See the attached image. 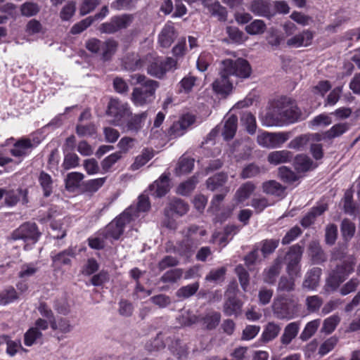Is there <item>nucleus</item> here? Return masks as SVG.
<instances>
[{
	"label": "nucleus",
	"instance_id": "obj_14",
	"mask_svg": "<svg viewBox=\"0 0 360 360\" xmlns=\"http://www.w3.org/2000/svg\"><path fill=\"white\" fill-rule=\"evenodd\" d=\"M147 117V111L134 115L131 113V115L123 121V124L120 127L124 131L136 134L143 128Z\"/></svg>",
	"mask_w": 360,
	"mask_h": 360
},
{
	"label": "nucleus",
	"instance_id": "obj_22",
	"mask_svg": "<svg viewBox=\"0 0 360 360\" xmlns=\"http://www.w3.org/2000/svg\"><path fill=\"white\" fill-rule=\"evenodd\" d=\"M228 181V174L226 172H218L214 175L209 177L206 180L207 188L212 192L221 191L224 193V185Z\"/></svg>",
	"mask_w": 360,
	"mask_h": 360
},
{
	"label": "nucleus",
	"instance_id": "obj_61",
	"mask_svg": "<svg viewBox=\"0 0 360 360\" xmlns=\"http://www.w3.org/2000/svg\"><path fill=\"white\" fill-rule=\"evenodd\" d=\"M18 298V293L12 286L0 292V304H7L16 300Z\"/></svg>",
	"mask_w": 360,
	"mask_h": 360
},
{
	"label": "nucleus",
	"instance_id": "obj_52",
	"mask_svg": "<svg viewBox=\"0 0 360 360\" xmlns=\"http://www.w3.org/2000/svg\"><path fill=\"white\" fill-rule=\"evenodd\" d=\"M340 322V317L334 314L323 321L321 331L327 335L332 333Z\"/></svg>",
	"mask_w": 360,
	"mask_h": 360
},
{
	"label": "nucleus",
	"instance_id": "obj_30",
	"mask_svg": "<svg viewBox=\"0 0 360 360\" xmlns=\"http://www.w3.org/2000/svg\"><path fill=\"white\" fill-rule=\"evenodd\" d=\"M292 158L293 154L291 151L287 150H275L268 155L267 161L271 165H278L289 162Z\"/></svg>",
	"mask_w": 360,
	"mask_h": 360
},
{
	"label": "nucleus",
	"instance_id": "obj_16",
	"mask_svg": "<svg viewBox=\"0 0 360 360\" xmlns=\"http://www.w3.org/2000/svg\"><path fill=\"white\" fill-rule=\"evenodd\" d=\"M189 210L188 204L184 200L174 198L172 199L164 209V215L169 217L172 214H175L179 217L186 214Z\"/></svg>",
	"mask_w": 360,
	"mask_h": 360
},
{
	"label": "nucleus",
	"instance_id": "obj_49",
	"mask_svg": "<svg viewBox=\"0 0 360 360\" xmlns=\"http://www.w3.org/2000/svg\"><path fill=\"white\" fill-rule=\"evenodd\" d=\"M295 277H288L286 276H281L278 283L277 291L290 292L295 290Z\"/></svg>",
	"mask_w": 360,
	"mask_h": 360
},
{
	"label": "nucleus",
	"instance_id": "obj_34",
	"mask_svg": "<svg viewBox=\"0 0 360 360\" xmlns=\"http://www.w3.org/2000/svg\"><path fill=\"white\" fill-rule=\"evenodd\" d=\"M262 188L264 193L276 197H283L285 191V187L275 180L264 181Z\"/></svg>",
	"mask_w": 360,
	"mask_h": 360
},
{
	"label": "nucleus",
	"instance_id": "obj_54",
	"mask_svg": "<svg viewBox=\"0 0 360 360\" xmlns=\"http://www.w3.org/2000/svg\"><path fill=\"white\" fill-rule=\"evenodd\" d=\"M240 122L245 126L247 131L250 134H254L256 131L257 124L255 116L250 112H244L240 117Z\"/></svg>",
	"mask_w": 360,
	"mask_h": 360
},
{
	"label": "nucleus",
	"instance_id": "obj_36",
	"mask_svg": "<svg viewBox=\"0 0 360 360\" xmlns=\"http://www.w3.org/2000/svg\"><path fill=\"white\" fill-rule=\"evenodd\" d=\"M33 147V144L29 139H21L17 141L13 148L11 150V153L15 157H22L27 154V150Z\"/></svg>",
	"mask_w": 360,
	"mask_h": 360
},
{
	"label": "nucleus",
	"instance_id": "obj_6",
	"mask_svg": "<svg viewBox=\"0 0 360 360\" xmlns=\"http://www.w3.org/2000/svg\"><path fill=\"white\" fill-rule=\"evenodd\" d=\"M105 113L110 117V122L112 125L121 127L123 121L131 115V110L127 103L112 98L108 103Z\"/></svg>",
	"mask_w": 360,
	"mask_h": 360
},
{
	"label": "nucleus",
	"instance_id": "obj_23",
	"mask_svg": "<svg viewBox=\"0 0 360 360\" xmlns=\"http://www.w3.org/2000/svg\"><path fill=\"white\" fill-rule=\"evenodd\" d=\"M293 167L299 173H304L315 169L317 165L307 155L298 154L293 160Z\"/></svg>",
	"mask_w": 360,
	"mask_h": 360
},
{
	"label": "nucleus",
	"instance_id": "obj_63",
	"mask_svg": "<svg viewBox=\"0 0 360 360\" xmlns=\"http://www.w3.org/2000/svg\"><path fill=\"white\" fill-rule=\"evenodd\" d=\"M360 284V281L357 278H352L340 288V293L342 296L347 295L356 290Z\"/></svg>",
	"mask_w": 360,
	"mask_h": 360
},
{
	"label": "nucleus",
	"instance_id": "obj_35",
	"mask_svg": "<svg viewBox=\"0 0 360 360\" xmlns=\"http://www.w3.org/2000/svg\"><path fill=\"white\" fill-rule=\"evenodd\" d=\"M300 321L291 322L286 325L281 337V342L284 345H289L297 335L300 329Z\"/></svg>",
	"mask_w": 360,
	"mask_h": 360
},
{
	"label": "nucleus",
	"instance_id": "obj_40",
	"mask_svg": "<svg viewBox=\"0 0 360 360\" xmlns=\"http://www.w3.org/2000/svg\"><path fill=\"white\" fill-rule=\"evenodd\" d=\"M150 207V203L149 201V198L148 196L145 195H141L139 197V201L136 206L131 205L128 208H132L133 211L135 214L134 217H133V221L136 220L140 216V212H147L149 210Z\"/></svg>",
	"mask_w": 360,
	"mask_h": 360
},
{
	"label": "nucleus",
	"instance_id": "obj_5",
	"mask_svg": "<svg viewBox=\"0 0 360 360\" xmlns=\"http://www.w3.org/2000/svg\"><path fill=\"white\" fill-rule=\"evenodd\" d=\"M220 65L223 68V72H227L231 78L244 79L250 77L252 73V68L249 62L242 58L236 60L230 58L223 60Z\"/></svg>",
	"mask_w": 360,
	"mask_h": 360
},
{
	"label": "nucleus",
	"instance_id": "obj_15",
	"mask_svg": "<svg viewBox=\"0 0 360 360\" xmlns=\"http://www.w3.org/2000/svg\"><path fill=\"white\" fill-rule=\"evenodd\" d=\"M250 11L259 16L271 19L276 15L269 0H253L251 3Z\"/></svg>",
	"mask_w": 360,
	"mask_h": 360
},
{
	"label": "nucleus",
	"instance_id": "obj_56",
	"mask_svg": "<svg viewBox=\"0 0 360 360\" xmlns=\"http://www.w3.org/2000/svg\"><path fill=\"white\" fill-rule=\"evenodd\" d=\"M209 11L212 15L217 17L219 21L227 20V11L218 1L212 4L209 7Z\"/></svg>",
	"mask_w": 360,
	"mask_h": 360
},
{
	"label": "nucleus",
	"instance_id": "obj_3",
	"mask_svg": "<svg viewBox=\"0 0 360 360\" xmlns=\"http://www.w3.org/2000/svg\"><path fill=\"white\" fill-rule=\"evenodd\" d=\"M118 45V42L112 38H109L105 41L91 38L85 43L86 49L91 53L98 56L100 60L103 63L112 60L117 51Z\"/></svg>",
	"mask_w": 360,
	"mask_h": 360
},
{
	"label": "nucleus",
	"instance_id": "obj_7",
	"mask_svg": "<svg viewBox=\"0 0 360 360\" xmlns=\"http://www.w3.org/2000/svg\"><path fill=\"white\" fill-rule=\"evenodd\" d=\"M274 111L289 123L297 122L302 116L300 109L291 98L287 97L281 98L275 102Z\"/></svg>",
	"mask_w": 360,
	"mask_h": 360
},
{
	"label": "nucleus",
	"instance_id": "obj_2",
	"mask_svg": "<svg viewBox=\"0 0 360 360\" xmlns=\"http://www.w3.org/2000/svg\"><path fill=\"white\" fill-rule=\"evenodd\" d=\"M355 262L352 259H346L328 271L323 286L324 291L330 294L335 292L349 276L354 271Z\"/></svg>",
	"mask_w": 360,
	"mask_h": 360
},
{
	"label": "nucleus",
	"instance_id": "obj_46",
	"mask_svg": "<svg viewBox=\"0 0 360 360\" xmlns=\"http://www.w3.org/2000/svg\"><path fill=\"white\" fill-rule=\"evenodd\" d=\"M84 179L83 174L80 172H70L68 174L65 182V188L68 191H74L75 188H78L81 181Z\"/></svg>",
	"mask_w": 360,
	"mask_h": 360
},
{
	"label": "nucleus",
	"instance_id": "obj_11",
	"mask_svg": "<svg viewBox=\"0 0 360 360\" xmlns=\"http://www.w3.org/2000/svg\"><path fill=\"white\" fill-rule=\"evenodd\" d=\"M224 193L214 195L210 202V209L214 214L213 219L214 223H223L227 220L232 214V209L230 207L220 209V203L224 200L225 196L229 191V188H226Z\"/></svg>",
	"mask_w": 360,
	"mask_h": 360
},
{
	"label": "nucleus",
	"instance_id": "obj_43",
	"mask_svg": "<svg viewBox=\"0 0 360 360\" xmlns=\"http://www.w3.org/2000/svg\"><path fill=\"white\" fill-rule=\"evenodd\" d=\"M350 127V124L347 122L338 123L333 126L329 130L324 134V138L333 139L339 137L345 133Z\"/></svg>",
	"mask_w": 360,
	"mask_h": 360
},
{
	"label": "nucleus",
	"instance_id": "obj_47",
	"mask_svg": "<svg viewBox=\"0 0 360 360\" xmlns=\"http://www.w3.org/2000/svg\"><path fill=\"white\" fill-rule=\"evenodd\" d=\"M194 167V159L188 158L186 157H181L177 167L176 168V174L177 175H181L184 174L190 173Z\"/></svg>",
	"mask_w": 360,
	"mask_h": 360
},
{
	"label": "nucleus",
	"instance_id": "obj_39",
	"mask_svg": "<svg viewBox=\"0 0 360 360\" xmlns=\"http://www.w3.org/2000/svg\"><path fill=\"white\" fill-rule=\"evenodd\" d=\"M183 274L184 271L182 269H172L163 274L160 278V281L164 283L174 284L181 279Z\"/></svg>",
	"mask_w": 360,
	"mask_h": 360
},
{
	"label": "nucleus",
	"instance_id": "obj_31",
	"mask_svg": "<svg viewBox=\"0 0 360 360\" xmlns=\"http://www.w3.org/2000/svg\"><path fill=\"white\" fill-rule=\"evenodd\" d=\"M238 129V117L235 115H231L224 122L221 135L225 141L233 139Z\"/></svg>",
	"mask_w": 360,
	"mask_h": 360
},
{
	"label": "nucleus",
	"instance_id": "obj_20",
	"mask_svg": "<svg viewBox=\"0 0 360 360\" xmlns=\"http://www.w3.org/2000/svg\"><path fill=\"white\" fill-rule=\"evenodd\" d=\"M243 304V302L235 295L229 296L224 303L223 311L226 316L237 317L242 313Z\"/></svg>",
	"mask_w": 360,
	"mask_h": 360
},
{
	"label": "nucleus",
	"instance_id": "obj_55",
	"mask_svg": "<svg viewBox=\"0 0 360 360\" xmlns=\"http://www.w3.org/2000/svg\"><path fill=\"white\" fill-rule=\"evenodd\" d=\"M266 29V25L262 20H255L245 27V31L250 35L262 34Z\"/></svg>",
	"mask_w": 360,
	"mask_h": 360
},
{
	"label": "nucleus",
	"instance_id": "obj_19",
	"mask_svg": "<svg viewBox=\"0 0 360 360\" xmlns=\"http://www.w3.org/2000/svg\"><path fill=\"white\" fill-rule=\"evenodd\" d=\"M169 176L165 174H162L158 180L150 185L149 191L150 195L157 198L165 195L169 190Z\"/></svg>",
	"mask_w": 360,
	"mask_h": 360
},
{
	"label": "nucleus",
	"instance_id": "obj_44",
	"mask_svg": "<svg viewBox=\"0 0 360 360\" xmlns=\"http://www.w3.org/2000/svg\"><path fill=\"white\" fill-rule=\"evenodd\" d=\"M320 326V319H314L308 322L300 335V339L302 341H307L317 331Z\"/></svg>",
	"mask_w": 360,
	"mask_h": 360
},
{
	"label": "nucleus",
	"instance_id": "obj_9",
	"mask_svg": "<svg viewBox=\"0 0 360 360\" xmlns=\"http://www.w3.org/2000/svg\"><path fill=\"white\" fill-rule=\"evenodd\" d=\"M176 65L177 60L172 57H167L165 60L156 58L148 65L146 70L151 77L161 79L167 72L176 69Z\"/></svg>",
	"mask_w": 360,
	"mask_h": 360
},
{
	"label": "nucleus",
	"instance_id": "obj_1",
	"mask_svg": "<svg viewBox=\"0 0 360 360\" xmlns=\"http://www.w3.org/2000/svg\"><path fill=\"white\" fill-rule=\"evenodd\" d=\"M136 79V84H141V87H135L131 94V101L137 106H143L150 103L155 98L156 89L160 83L155 80L148 79L144 75L136 74L131 76Z\"/></svg>",
	"mask_w": 360,
	"mask_h": 360
},
{
	"label": "nucleus",
	"instance_id": "obj_45",
	"mask_svg": "<svg viewBox=\"0 0 360 360\" xmlns=\"http://www.w3.org/2000/svg\"><path fill=\"white\" fill-rule=\"evenodd\" d=\"M280 243L279 239L271 238L264 239L260 242L261 252L264 258L271 255L278 247Z\"/></svg>",
	"mask_w": 360,
	"mask_h": 360
},
{
	"label": "nucleus",
	"instance_id": "obj_41",
	"mask_svg": "<svg viewBox=\"0 0 360 360\" xmlns=\"http://www.w3.org/2000/svg\"><path fill=\"white\" fill-rule=\"evenodd\" d=\"M281 331V327L278 324L274 322H269L262 333V340L264 342H268L275 339Z\"/></svg>",
	"mask_w": 360,
	"mask_h": 360
},
{
	"label": "nucleus",
	"instance_id": "obj_32",
	"mask_svg": "<svg viewBox=\"0 0 360 360\" xmlns=\"http://www.w3.org/2000/svg\"><path fill=\"white\" fill-rule=\"evenodd\" d=\"M200 244L198 238H185L179 244V253L181 256L188 257Z\"/></svg>",
	"mask_w": 360,
	"mask_h": 360
},
{
	"label": "nucleus",
	"instance_id": "obj_60",
	"mask_svg": "<svg viewBox=\"0 0 360 360\" xmlns=\"http://www.w3.org/2000/svg\"><path fill=\"white\" fill-rule=\"evenodd\" d=\"M41 337V332L37 328L32 327L24 335V343L26 346L30 347Z\"/></svg>",
	"mask_w": 360,
	"mask_h": 360
},
{
	"label": "nucleus",
	"instance_id": "obj_48",
	"mask_svg": "<svg viewBox=\"0 0 360 360\" xmlns=\"http://www.w3.org/2000/svg\"><path fill=\"white\" fill-rule=\"evenodd\" d=\"M20 8L21 15L27 18L37 15L41 10L40 6L32 1L23 3Z\"/></svg>",
	"mask_w": 360,
	"mask_h": 360
},
{
	"label": "nucleus",
	"instance_id": "obj_42",
	"mask_svg": "<svg viewBox=\"0 0 360 360\" xmlns=\"http://www.w3.org/2000/svg\"><path fill=\"white\" fill-rule=\"evenodd\" d=\"M153 157V150L152 149L143 148L141 153L135 158L134 163L131 165V169L133 170L139 169L151 160Z\"/></svg>",
	"mask_w": 360,
	"mask_h": 360
},
{
	"label": "nucleus",
	"instance_id": "obj_25",
	"mask_svg": "<svg viewBox=\"0 0 360 360\" xmlns=\"http://www.w3.org/2000/svg\"><path fill=\"white\" fill-rule=\"evenodd\" d=\"M221 318V316L219 312L211 310L201 316L200 323L203 329L212 330L219 325Z\"/></svg>",
	"mask_w": 360,
	"mask_h": 360
},
{
	"label": "nucleus",
	"instance_id": "obj_8",
	"mask_svg": "<svg viewBox=\"0 0 360 360\" xmlns=\"http://www.w3.org/2000/svg\"><path fill=\"white\" fill-rule=\"evenodd\" d=\"M134 216L133 209L127 208L107 226V234L115 240H118L123 234L126 225L133 221Z\"/></svg>",
	"mask_w": 360,
	"mask_h": 360
},
{
	"label": "nucleus",
	"instance_id": "obj_26",
	"mask_svg": "<svg viewBox=\"0 0 360 360\" xmlns=\"http://www.w3.org/2000/svg\"><path fill=\"white\" fill-rule=\"evenodd\" d=\"M177 37L173 25L167 24L162 28L158 37V42L163 48H169Z\"/></svg>",
	"mask_w": 360,
	"mask_h": 360
},
{
	"label": "nucleus",
	"instance_id": "obj_17",
	"mask_svg": "<svg viewBox=\"0 0 360 360\" xmlns=\"http://www.w3.org/2000/svg\"><path fill=\"white\" fill-rule=\"evenodd\" d=\"M308 255L314 264H321L327 261L328 257L318 240H311L308 245Z\"/></svg>",
	"mask_w": 360,
	"mask_h": 360
},
{
	"label": "nucleus",
	"instance_id": "obj_28",
	"mask_svg": "<svg viewBox=\"0 0 360 360\" xmlns=\"http://www.w3.org/2000/svg\"><path fill=\"white\" fill-rule=\"evenodd\" d=\"M75 257V252L73 248H69L53 256L51 260L53 265L60 267L62 266H70L72 259Z\"/></svg>",
	"mask_w": 360,
	"mask_h": 360
},
{
	"label": "nucleus",
	"instance_id": "obj_64",
	"mask_svg": "<svg viewBox=\"0 0 360 360\" xmlns=\"http://www.w3.org/2000/svg\"><path fill=\"white\" fill-rule=\"evenodd\" d=\"M198 180L195 176L190 178L185 182L181 183L177 188V192L182 195H188L195 188Z\"/></svg>",
	"mask_w": 360,
	"mask_h": 360
},
{
	"label": "nucleus",
	"instance_id": "obj_50",
	"mask_svg": "<svg viewBox=\"0 0 360 360\" xmlns=\"http://www.w3.org/2000/svg\"><path fill=\"white\" fill-rule=\"evenodd\" d=\"M199 289V283L198 282L190 285L181 287L176 292V296L179 299H187L196 293Z\"/></svg>",
	"mask_w": 360,
	"mask_h": 360
},
{
	"label": "nucleus",
	"instance_id": "obj_53",
	"mask_svg": "<svg viewBox=\"0 0 360 360\" xmlns=\"http://www.w3.org/2000/svg\"><path fill=\"white\" fill-rule=\"evenodd\" d=\"M340 230L343 238L345 240H349L354 236L356 226L349 219H344L341 223Z\"/></svg>",
	"mask_w": 360,
	"mask_h": 360
},
{
	"label": "nucleus",
	"instance_id": "obj_4",
	"mask_svg": "<svg viewBox=\"0 0 360 360\" xmlns=\"http://www.w3.org/2000/svg\"><path fill=\"white\" fill-rule=\"evenodd\" d=\"M271 307L274 316L280 320L292 319L298 311L297 304L285 295L274 298Z\"/></svg>",
	"mask_w": 360,
	"mask_h": 360
},
{
	"label": "nucleus",
	"instance_id": "obj_29",
	"mask_svg": "<svg viewBox=\"0 0 360 360\" xmlns=\"http://www.w3.org/2000/svg\"><path fill=\"white\" fill-rule=\"evenodd\" d=\"M265 172L266 169L264 166L252 162L244 166L240 173V177L242 179H252L258 177Z\"/></svg>",
	"mask_w": 360,
	"mask_h": 360
},
{
	"label": "nucleus",
	"instance_id": "obj_24",
	"mask_svg": "<svg viewBox=\"0 0 360 360\" xmlns=\"http://www.w3.org/2000/svg\"><path fill=\"white\" fill-rule=\"evenodd\" d=\"M314 33L309 30H304L287 40V45L290 47L298 48L302 46H307L311 44Z\"/></svg>",
	"mask_w": 360,
	"mask_h": 360
},
{
	"label": "nucleus",
	"instance_id": "obj_37",
	"mask_svg": "<svg viewBox=\"0 0 360 360\" xmlns=\"http://www.w3.org/2000/svg\"><path fill=\"white\" fill-rule=\"evenodd\" d=\"M304 252V247L300 244L290 246L284 257L286 262L300 263Z\"/></svg>",
	"mask_w": 360,
	"mask_h": 360
},
{
	"label": "nucleus",
	"instance_id": "obj_21",
	"mask_svg": "<svg viewBox=\"0 0 360 360\" xmlns=\"http://www.w3.org/2000/svg\"><path fill=\"white\" fill-rule=\"evenodd\" d=\"M322 269L319 267H313L309 269L302 282V288L308 290H314L319 285Z\"/></svg>",
	"mask_w": 360,
	"mask_h": 360
},
{
	"label": "nucleus",
	"instance_id": "obj_59",
	"mask_svg": "<svg viewBox=\"0 0 360 360\" xmlns=\"http://www.w3.org/2000/svg\"><path fill=\"white\" fill-rule=\"evenodd\" d=\"M343 202V210L346 214H353L356 210V206L353 201V194L350 190H347L345 193Z\"/></svg>",
	"mask_w": 360,
	"mask_h": 360
},
{
	"label": "nucleus",
	"instance_id": "obj_12",
	"mask_svg": "<svg viewBox=\"0 0 360 360\" xmlns=\"http://www.w3.org/2000/svg\"><path fill=\"white\" fill-rule=\"evenodd\" d=\"M289 139V134L287 132H264L257 136L259 145L267 148H279Z\"/></svg>",
	"mask_w": 360,
	"mask_h": 360
},
{
	"label": "nucleus",
	"instance_id": "obj_18",
	"mask_svg": "<svg viewBox=\"0 0 360 360\" xmlns=\"http://www.w3.org/2000/svg\"><path fill=\"white\" fill-rule=\"evenodd\" d=\"M282 262L283 258L278 256L274 260L270 266L264 269L262 275L264 283L269 285H274L276 283V278L281 270Z\"/></svg>",
	"mask_w": 360,
	"mask_h": 360
},
{
	"label": "nucleus",
	"instance_id": "obj_62",
	"mask_svg": "<svg viewBox=\"0 0 360 360\" xmlns=\"http://www.w3.org/2000/svg\"><path fill=\"white\" fill-rule=\"evenodd\" d=\"M283 37L278 34V32L276 29L274 27H271L267 32L266 41L269 45L274 49H277L281 41H283Z\"/></svg>",
	"mask_w": 360,
	"mask_h": 360
},
{
	"label": "nucleus",
	"instance_id": "obj_10",
	"mask_svg": "<svg viewBox=\"0 0 360 360\" xmlns=\"http://www.w3.org/2000/svg\"><path fill=\"white\" fill-rule=\"evenodd\" d=\"M41 233L35 223L26 222L13 231L10 239L13 240H22L25 243H35L39 238Z\"/></svg>",
	"mask_w": 360,
	"mask_h": 360
},
{
	"label": "nucleus",
	"instance_id": "obj_57",
	"mask_svg": "<svg viewBox=\"0 0 360 360\" xmlns=\"http://www.w3.org/2000/svg\"><path fill=\"white\" fill-rule=\"evenodd\" d=\"M235 272L238 277L241 288L244 291H246L250 283V276L248 271L242 264H239L235 268Z\"/></svg>",
	"mask_w": 360,
	"mask_h": 360
},
{
	"label": "nucleus",
	"instance_id": "obj_13",
	"mask_svg": "<svg viewBox=\"0 0 360 360\" xmlns=\"http://www.w3.org/2000/svg\"><path fill=\"white\" fill-rule=\"evenodd\" d=\"M223 72V68L220 65L219 77L212 83V89L216 94L226 96L232 91L234 81L227 72Z\"/></svg>",
	"mask_w": 360,
	"mask_h": 360
},
{
	"label": "nucleus",
	"instance_id": "obj_51",
	"mask_svg": "<svg viewBox=\"0 0 360 360\" xmlns=\"http://www.w3.org/2000/svg\"><path fill=\"white\" fill-rule=\"evenodd\" d=\"M112 18L117 31L127 28L134 20V16L131 14H122Z\"/></svg>",
	"mask_w": 360,
	"mask_h": 360
},
{
	"label": "nucleus",
	"instance_id": "obj_38",
	"mask_svg": "<svg viewBox=\"0 0 360 360\" xmlns=\"http://www.w3.org/2000/svg\"><path fill=\"white\" fill-rule=\"evenodd\" d=\"M38 181L43 190L44 196L46 198L49 197L53 192V180L51 176L44 171H41Z\"/></svg>",
	"mask_w": 360,
	"mask_h": 360
},
{
	"label": "nucleus",
	"instance_id": "obj_58",
	"mask_svg": "<svg viewBox=\"0 0 360 360\" xmlns=\"http://www.w3.org/2000/svg\"><path fill=\"white\" fill-rule=\"evenodd\" d=\"M305 304L309 313H314L321 308L323 304V300L318 295L307 296L305 300Z\"/></svg>",
	"mask_w": 360,
	"mask_h": 360
},
{
	"label": "nucleus",
	"instance_id": "obj_33",
	"mask_svg": "<svg viewBox=\"0 0 360 360\" xmlns=\"http://www.w3.org/2000/svg\"><path fill=\"white\" fill-rule=\"evenodd\" d=\"M255 188L256 186L252 181H247L243 184L235 193V200L239 203L243 202L250 197Z\"/></svg>",
	"mask_w": 360,
	"mask_h": 360
},
{
	"label": "nucleus",
	"instance_id": "obj_27",
	"mask_svg": "<svg viewBox=\"0 0 360 360\" xmlns=\"http://www.w3.org/2000/svg\"><path fill=\"white\" fill-rule=\"evenodd\" d=\"M328 210L327 204H321L313 207L309 212L301 219L300 224L304 228H308L313 224L317 217L321 216Z\"/></svg>",
	"mask_w": 360,
	"mask_h": 360
}]
</instances>
